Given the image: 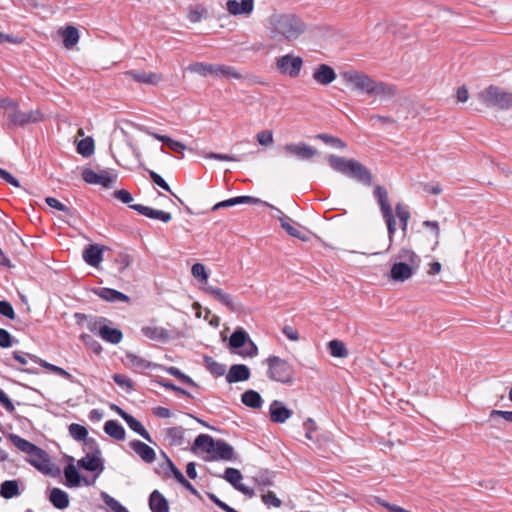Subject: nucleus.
<instances>
[{"label": "nucleus", "instance_id": "nucleus-58", "mask_svg": "<svg viewBox=\"0 0 512 512\" xmlns=\"http://www.w3.org/2000/svg\"><path fill=\"white\" fill-rule=\"evenodd\" d=\"M256 140L261 146H270L274 142L273 133L270 130H262L256 134Z\"/></svg>", "mask_w": 512, "mask_h": 512}, {"label": "nucleus", "instance_id": "nucleus-56", "mask_svg": "<svg viewBox=\"0 0 512 512\" xmlns=\"http://www.w3.org/2000/svg\"><path fill=\"white\" fill-rule=\"evenodd\" d=\"M69 433L75 440L78 441L84 440L88 435L87 429L83 425L76 423H72L69 426Z\"/></svg>", "mask_w": 512, "mask_h": 512}, {"label": "nucleus", "instance_id": "nucleus-39", "mask_svg": "<svg viewBox=\"0 0 512 512\" xmlns=\"http://www.w3.org/2000/svg\"><path fill=\"white\" fill-rule=\"evenodd\" d=\"M49 500L53 506L58 509H65L69 506L68 494L59 488H53L51 490Z\"/></svg>", "mask_w": 512, "mask_h": 512}, {"label": "nucleus", "instance_id": "nucleus-22", "mask_svg": "<svg viewBox=\"0 0 512 512\" xmlns=\"http://www.w3.org/2000/svg\"><path fill=\"white\" fill-rule=\"evenodd\" d=\"M77 465L87 471L97 472L94 477L95 479L104 470L102 459L100 458V452L86 455L78 461Z\"/></svg>", "mask_w": 512, "mask_h": 512}, {"label": "nucleus", "instance_id": "nucleus-19", "mask_svg": "<svg viewBox=\"0 0 512 512\" xmlns=\"http://www.w3.org/2000/svg\"><path fill=\"white\" fill-rule=\"evenodd\" d=\"M83 180L89 184L101 185L105 188L111 187L115 181V177L111 176L107 171H100L99 173L92 169H84L82 172Z\"/></svg>", "mask_w": 512, "mask_h": 512}, {"label": "nucleus", "instance_id": "nucleus-37", "mask_svg": "<svg viewBox=\"0 0 512 512\" xmlns=\"http://www.w3.org/2000/svg\"><path fill=\"white\" fill-rule=\"evenodd\" d=\"M282 228L292 237L298 238L302 241H308L309 237L306 231L301 227L294 226L290 219L287 217L280 218Z\"/></svg>", "mask_w": 512, "mask_h": 512}, {"label": "nucleus", "instance_id": "nucleus-52", "mask_svg": "<svg viewBox=\"0 0 512 512\" xmlns=\"http://www.w3.org/2000/svg\"><path fill=\"white\" fill-rule=\"evenodd\" d=\"M94 140L86 137L77 143V152L84 157H89L94 153Z\"/></svg>", "mask_w": 512, "mask_h": 512}, {"label": "nucleus", "instance_id": "nucleus-2", "mask_svg": "<svg viewBox=\"0 0 512 512\" xmlns=\"http://www.w3.org/2000/svg\"><path fill=\"white\" fill-rule=\"evenodd\" d=\"M345 85L352 91L374 97L381 101L391 99L396 94L394 86L382 81H377L368 74L350 70L342 74Z\"/></svg>", "mask_w": 512, "mask_h": 512}, {"label": "nucleus", "instance_id": "nucleus-25", "mask_svg": "<svg viewBox=\"0 0 512 512\" xmlns=\"http://www.w3.org/2000/svg\"><path fill=\"white\" fill-rule=\"evenodd\" d=\"M251 376L250 369L244 364H234L230 367L226 374V381L228 383L244 382Z\"/></svg>", "mask_w": 512, "mask_h": 512}, {"label": "nucleus", "instance_id": "nucleus-46", "mask_svg": "<svg viewBox=\"0 0 512 512\" xmlns=\"http://www.w3.org/2000/svg\"><path fill=\"white\" fill-rule=\"evenodd\" d=\"M328 350L331 356L335 358H345L348 356V350L344 342L334 339L328 342Z\"/></svg>", "mask_w": 512, "mask_h": 512}, {"label": "nucleus", "instance_id": "nucleus-15", "mask_svg": "<svg viewBox=\"0 0 512 512\" xmlns=\"http://www.w3.org/2000/svg\"><path fill=\"white\" fill-rule=\"evenodd\" d=\"M125 75L137 83L151 86H157L164 80L161 73L151 71L130 70Z\"/></svg>", "mask_w": 512, "mask_h": 512}, {"label": "nucleus", "instance_id": "nucleus-9", "mask_svg": "<svg viewBox=\"0 0 512 512\" xmlns=\"http://www.w3.org/2000/svg\"><path fill=\"white\" fill-rule=\"evenodd\" d=\"M229 346L231 349H240L236 353L243 358H254L258 355L257 345L249 338L243 329H237L230 336Z\"/></svg>", "mask_w": 512, "mask_h": 512}, {"label": "nucleus", "instance_id": "nucleus-6", "mask_svg": "<svg viewBox=\"0 0 512 512\" xmlns=\"http://www.w3.org/2000/svg\"><path fill=\"white\" fill-rule=\"evenodd\" d=\"M187 70L191 73L198 74L202 77H217V78H226V79H236L239 80L242 78V75L237 71L236 68L223 65V64H212V63H203V62H195L190 64L187 67Z\"/></svg>", "mask_w": 512, "mask_h": 512}, {"label": "nucleus", "instance_id": "nucleus-51", "mask_svg": "<svg viewBox=\"0 0 512 512\" xmlns=\"http://www.w3.org/2000/svg\"><path fill=\"white\" fill-rule=\"evenodd\" d=\"M395 213H396L397 218L399 219L400 228L405 233L407 230V227H408L409 219H410V212L407 209V207H405L401 203H398L395 206Z\"/></svg>", "mask_w": 512, "mask_h": 512}, {"label": "nucleus", "instance_id": "nucleus-33", "mask_svg": "<svg viewBox=\"0 0 512 512\" xmlns=\"http://www.w3.org/2000/svg\"><path fill=\"white\" fill-rule=\"evenodd\" d=\"M374 196L377 200L382 215L393 212L389 202L388 192L383 186H375Z\"/></svg>", "mask_w": 512, "mask_h": 512}, {"label": "nucleus", "instance_id": "nucleus-23", "mask_svg": "<svg viewBox=\"0 0 512 512\" xmlns=\"http://www.w3.org/2000/svg\"><path fill=\"white\" fill-rule=\"evenodd\" d=\"M270 418L275 423H284L292 415V411L288 409L281 401L274 400L269 406Z\"/></svg>", "mask_w": 512, "mask_h": 512}, {"label": "nucleus", "instance_id": "nucleus-53", "mask_svg": "<svg viewBox=\"0 0 512 512\" xmlns=\"http://www.w3.org/2000/svg\"><path fill=\"white\" fill-rule=\"evenodd\" d=\"M192 276L197 279L204 286L208 285L209 274L206 270L205 265L202 263H195L191 268Z\"/></svg>", "mask_w": 512, "mask_h": 512}, {"label": "nucleus", "instance_id": "nucleus-61", "mask_svg": "<svg viewBox=\"0 0 512 512\" xmlns=\"http://www.w3.org/2000/svg\"><path fill=\"white\" fill-rule=\"evenodd\" d=\"M305 437L308 440H313V433L317 430V425L312 418H308L304 423Z\"/></svg>", "mask_w": 512, "mask_h": 512}, {"label": "nucleus", "instance_id": "nucleus-47", "mask_svg": "<svg viewBox=\"0 0 512 512\" xmlns=\"http://www.w3.org/2000/svg\"><path fill=\"white\" fill-rule=\"evenodd\" d=\"M125 422L129 426L130 429H132L134 432L139 434L141 437H143L148 442H152L151 436L148 433V431L145 429V427L133 416L129 415L125 417Z\"/></svg>", "mask_w": 512, "mask_h": 512}, {"label": "nucleus", "instance_id": "nucleus-54", "mask_svg": "<svg viewBox=\"0 0 512 512\" xmlns=\"http://www.w3.org/2000/svg\"><path fill=\"white\" fill-rule=\"evenodd\" d=\"M206 368L215 376H222L226 372V366L206 356L204 358Z\"/></svg>", "mask_w": 512, "mask_h": 512}, {"label": "nucleus", "instance_id": "nucleus-10", "mask_svg": "<svg viewBox=\"0 0 512 512\" xmlns=\"http://www.w3.org/2000/svg\"><path fill=\"white\" fill-rule=\"evenodd\" d=\"M8 120L16 126H25L28 124L38 123L44 120V115L39 109L30 111H21L18 108L13 109L8 114Z\"/></svg>", "mask_w": 512, "mask_h": 512}, {"label": "nucleus", "instance_id": "nucleus-64", "mask_svg": "<svg viewBox=\"0 0 512 512\" xmlns=\"http://www.w3.org/2000/svg\"><path fill=\"white\" fill-rule=\"evenodd\" d=\"M18 107H19V103L17 100L9 98V97H1L0 96V109L13 110Z\"/></svg>", "mask_w": 512, "mask_h": 512}, {"label": "nucleus", "instance_id": "nucleus-59", "mask_svg": "<svg viewBox=\"0 0 512 512\" xmlns=\"http://www.w3.org/2000/svg\"><path fill=\"white\" fill-rule=\"evenodd\" d=\"M113 380L117 385H119L121 388H123L126 391H130L133 389V384L130 378H128L124 374H114Z\"/></svg>", "mask_w": 512, "mask_h": 512}, {"label": "nucleus", "instance_id": "nucleus-12", "mask_svg": "<svg viewBox=\"0 0 512 512\" xmlns=\"http://www.w3.org/2000/svg\"><path fill=\"white\" fill-rule=\"evenodd\" d=\"M202 289L206 294L219 301L232 312H239L243 308L241 303H239L231 294L225 292L221 288L206 285L203 286Z\"/></svg>", "mask_w": 512, "mask_h": 512}, {"label": "nucleus", "instance_id": "nucleus-31", "mask_svg": "<svg viewBox=\"0 0 512 512\" xmlns=\"http://www.w3.org/2000/svg\"><path fill=\"white\" fill-rule=\"evenodd\" d=\"M124 364L138 372H142L152 366L151 362L131 352L126 353Z\"/></svg>", "mask_w": 512, "mask_h": 512}, {"label": "nucleus", "instance_id": "nucleus-3", "mask_svg": "<svg viewBox=\"0 0 512 512\" xmlns=\"http://www.w3.org/2000/svg\"><path fill=\"white\" fill-rule=\"evenodd\" d=\"M193 450L197 453H205L209 460H232L234 449L221 440H215L208 434H200L194 441Z\"/></svg>", "mask_w": 512, "mask_h": 512}, {"label": "nucleus", "instance_id": "nucleus-34", "mask_svg": "<svg viewBox=\"0 0 512 512\" xmlns=\"http://www.w3.org/2000/svg\"><path fill=\"white\" fill-rule=\"evenodd\" d=\"M164 440L171 446H181L184 443V430L182 427H171L163 431Z\"/></svg>", "mask_w": 512, "mask_h": 512}, {"label": "nucleus", "instance_id": "nucleus-7", "mask_svg": "<svg viewBox=\"0 0 512 512\" xmlns=\"http://www.w3.org/2000/svg\"><path fill=\"white\" fill-rule=\"evenodd\" d=\"M478 99L488 107L497 109L512 108V92L497 86H489L478 94Z\"/></svg>", "mask_w": 512, "mask_h": 512}, {"label": "nucleus", "instance_id": "nucleus-30", "mask_svg": "<svg viewBox=\"0 0 512 512\" xmlns=\"http://www.w3.org/2000/svg\"><path fill=\"white\" fill-rule=\"evenodd\" d=\"M58 34L62 37L66 49H72L79 42V31L74 26L60 28Z\"/></svg>", "mask_w": 512, "mask_h": 512}, {"label": "nucleus", "instance_id": "nucleus-48", "mask_svg": "<svg viewBox=\"0 0 512 512\" xmlns=\"http://www.w3.org/2000/svg\"><path fill=\"white\" fill-rule=\"evenodd\" d=\"M155 139L165 143L172 151L176 153H183L186 149L185 145L180 141L174 140L166 135H160L157 133H150Z\"/></svg>", "mask_w": 512, "mask_h": 512}, {"label": "nucleus", "instance_id": "nucleus-28", "mask_svg": "<svg viewBox=\"0 0 512 512\" xmlns=\"http://www.w3.org/2000/svg\"><path fill=\"white\" fill-rule=\"evenodd\" d=\"M422 227L428 231V234L423 236L432 244L431 251H435L439 245L440 239L439 223L437 221L426 220L422 223Z\"/></svg>", "mask_w": 512, "mask_h": 512}, {"label": "nucleus", "instance_id": "nucleus-5", "mask_svg": "<svg viewBox=\"0 0 512 512\" xmlns=\"http://www.w3.org/2000/svg\"><path fill=\"white\" fill-rule=\"evenodd\" d=\"M263 364L267 367V377L282 384H292L295 379V370L288 360L279 356L270 355Z\"/></svg>", "mask_w": 512, "mask_h": 512}, {"label": "nucleus", "instance_id": "nucleus-17", "mask_svg": "<svg viewBox=\"0 0 512 512\" xmlns=\"http://www.w3.org/2000/svg\"><path fill=\"white\" fill-rule=\"evenodd\" d=\"M337 78L335 70L327 64H319L312 70V79L315 83L327 86L333 83Z\"/></svg>", "mask_w": 512, "mask_h": 512}, {"label": "nucleus", "instance_id": "nucleus-45", "mask_svg": "<svg viewBox=\"0 0 512 512\" xmlns=\"http://www.w3.org/2000/svg\"><path fill=\"white\" fill-rule=\"evenodd\" d=\"M0 495L5 499H11L19 495L18 483L15 480H7L1 484Z\"/></svg>", "mask_w": 512, "mask_h": 512}, {"label": "nucleus", "instance_id": "nucleus-44", "mask_svg": "<svg viewBox=\"0 0 512 512\" xmlns=\"http://www.w3.org/2000/svg\"><path fill=\"white\" fill-rule=\"evenodd\" d=\"M8 439L17 447L20 451L27 454V456L33 452V450L37 447L33 443L21 438L16 434H9Z\"/></svg>", "mask_w": 512, "mask_h": 512}, {"label": "nucleus", "instance_id": "nucleus-16", "mask_svg": "<svg viewBox=\"0 0 512 512\" xmlns=\"http://www.w3.org/2000/svg\"><path fill=\"white\" fill-rule=\"evenodd\" d=\"M255 7V0H228L226 2V11L232 16H250Z\"/></svg>", "mask_w": 512, "mask_h": 512}, {"label": "nucleus", "instance_id": "nucleus-50", "mask_svg": "<svg viewBox=\"0 0 512 512\" xmlns=\"http://www.w3.org/2000/svg\"><path fill=\"white\" fill-rule=\"evenodd\" d=\"M207 9L203 5L191 6L187 13V19L191 23H198L207 17Z\"/></svg>", "mask_w": 512, "mask_h": 512}, {"label": "nucleus", "instance_id": "nucleus-49", "mask_svg": "<svg viewBox=\"0 0 512 512\" xmlns=\"http://www.w3.org/2000/svg\"><path fill=\"white\" fill-rule=\"evenodd\" d=\"M30 359L32 361H34L35 363L40 364L42 367H44L45 369L49 370L50 372H53V373H55L57 375L65 377L67 379L71 377L70 373H68L63 368L58 367V366H56L54 364H51V363H49V362H47L45 360H42V359L38 358L35 355H30Z\"/></svg>", "mask_w": 512, "mask_h": 512}, {"label": "nucleus", "instance_id": "nucleus-13", "mask_svg": "<svg viewBox=\"0 0 512 512\" xmlns=\"http://www.w3.org/2000/svg\"><path fill=\"white\" fill-rule=\"evenodd\" d=\"M27 461L44 474L50 475L53 473V464L50 461L49 455L39 447H36L28 455Z\"/></svg>", "mask_w": 512, "mask_h": 512}, {"label": "nucleus", "instance_id": "nucleus-4", "mask_svg": "<svg viewBox=\"0 0 512 512\" xmlns=\"http://www.w3.org/2000/svg\"><path fill=\"white\" fill-rule=\"evenodd\" d=\"M328 162L335 171L351 177L366 186L371 185L373 180L371 173L358 161L331 155L328 157Z\"/></svg>", "mask_w": 512, "mask_h": 512}, {"label": "nucleus", "instance_id": "nucleus-20", "mask_svg": "<svg viewBox=\"0 0 512 512\" xmlns=\"http://www.w3.org/2000/svg\"><path fill=\"white\" fill-rule=\"evenodd\" d=\"M417 268L411 264L397 261L391 266L389 277L395 282H405L413 276Z\"/></svg>", "mask_w": 512, "mask_h": 512}, {"label": "nucleus", "instance_id": "nucleus-57", "mask_svg": "<svg viewBox=\"0 0 512 512\" xmlns=\"http://www.w3.org/2000/svg\"><path fill=\"white\" fill-rule=\"evenodd\" d=\"M261 499L267 507L279 508L282 505V501L272 491L263 493Z\"/></svg>", "mask_w": 512, "mask_h": 512}, {"label": "nucleus", "instance_id": "nucleus-35", "mask_svg": "<svg viewBox=\"0 0 512 512\" xmlns=\"http://www.w3.org/2000/svg\"><path fill=\"white\" fill-rule=\"evenodd\" d=\"M149 506L152 512H169L168 502L158 490L151 493Z\"/></svg>", "mask_w": 512, "mask_h": 512}, {"label": "nucleus", "instance_id": "nucleus-24", "mask_svg": "<svg viewBox=\"0 0 512 512\" xmlns=\"http://www.w3.org/2000/svg\"><path fill=\"white\" fill-rule=\"evenodd\" d=\"M130 207L148 218L157 219L164 223H168L172 219V215L169 212L153 209L141 204L130 205Z\"/></svg>", "mask_w": 512, "mask_h": 512}, {"label": "nucleus", "instance_id": "nucleus-18", "mask_svg": "<svg viewBox=\"0 0 512 512\" xmlns=\"http://www.w3.org/2000/svg\"><path fill=\"white\" fill-rule=\"evenodd\" d=\"M286 154L300 160H309L317 154V150L305 143H289L283 147Z\"/></svg>", "mask_w": 512, "mask_h": 512}, {"label": "nucleus", "instance_id": "nucleus-14", "mask_svg": "<svg viewBox=\"0 0 512 512\" xmlns=\"http://www.w3.org/2000/svg\"><path fill=\"white\" fill-rule=\"evenodd\" d=\"M64 477L66 480V485L68 487H78L82 483L86 486H90L93 485L95 482V478H93L92 480H88L80 476L78 468L74 464L73 458H70L68 465L64 468Z\"/></svg>", "mask_w": 512, "mask_h": 512}, {"label": "nucleus", "instance_id": "nucleus-21", "mask_svg": "<svg viewBox=\"0 0 512 512\" xmlns=\"http://www.w3.org/2000/svg\"><path fill=\"white\" fill-rule=\"evenodd\" d=\"M224 479L241 493L249 497L254 496V490L241 483L243 476L238 469L227 468L224 473Z\"/></svg>", "mask_w": 512, "mask_h": 512}, {"label": "nucleus", "instance_id": "nucleus-36", "mask_svg": "<svg viewBox=\"0 0 512 512\" xmlns=\"http://www.w3.org/2000/svg\"><path fill=\"white\" fill-rule=\"evenodd\" d=\"M104 432L111 438L118 441L124 440L126 436L123 426L115 420H108L105 422Z\"/></svg>", "mask_w": 512, "mask_h": 512}, {"label": "nucleus", "instance_id": "nucleus-11", "mask_svg": "<svg viewBox=\"0 0 512 512\" xmlns=\"http://www.w3.org/2000/svg\"><path fill=\"white\" fill-rule=\"evenodd\" d=\"M202 289L206 294L219 301L232 312H239L243 308L241 303H239L231 294L225 292L221 288L206 285L203 286Z\"/></svg>", "mask_w": 512, "mask_h": 512}, {"label": "nucleus", "instance_id": "nucleus-32", "mask_svg": "<svg viewBox=\"0 0 512 512\" xmlns=\"http://www.w3.org/2000/svg\"><path fill=\"white\" fill-rule=\"evenodd\" d=\"M84 261L93 267H97L103 260V248L99 245H89L83 252Z\"/></svg>", "mask_w": 512, "mask_h": 512}, {"label": "nucleus", "instance_id": "nucleus-60", "mask_svg": "<svg viewBox=\"0 0 512 512\" xmlns=\"http://www.w3.org/2000/svg\"><path fill=\"white\" fill-rule=\"evenodd\" d=\"M166 371H167L170 375H172V376H174V377L178 378L179 380H181L182 382H184V383H186V384H189V385H191V386H194V385H195L194 381H193L189 376H187V375H185L184 373H182V372H181L178 368H176V367H173V366L168 367V368L166 369Z\"/></svg>", "mask_w": 512, "mask_h": 512}, {"label": "nucleus", "instance_id": "nucleus-1", "mask_svg": "<svg viewBox=\"0 0 512 512\" xmlns=\"http://www.w3.org/2000/svg\"><path fill=\"white\" fill-rule=\"evenodd\" d=\"M264 28L270 41L276 44H295L304 39L308 25L297 14L273 10L264 20Z\"/></svg>", "mask_w": 512, "mask_h": 512}, {"label": "nucleus", "instance_id": "nucleus-55", "mask_svg": "<svg viewBox=\"0 0 512 512\" xmlns=\"http://www.w3.org/2000/svg\"><path fill=\"white\" fill-rule=\"evenodd\" d=\"M101 498L113 512H129L120 502L106 492L101 493Z\"/></svg>", "mask_w": 512, "mask_h": 512}, {"label": "nucleus", "instance_id": "nucleus-62", "mask_svg": "<svg viewBox=\"0 0 512 512\" xmlns=\"http://www.w3.org/2000/svg\"><path fill=\"white\" fill-rule=\"evenodd\" d=\"M148 172H149L150 178L156 185H158L159 187H161L162 189H164L167 192H171L170 186L166 183V181L159 174H157L156 172H154L152 170H149Z\"/></svg>", "mask_w": 512, "mask_h": 512}, {"label": "nucleus", "instance_id": "nucleus-63", "mask_svg": "<svg viewBox=\"0 0 512 512\" xmlns=\"http://www.w3.org/2000/svg\"><path fill=\"white\" fill-rule=\"evenodd\" d=\"M0 314L9 318H15V312L12 305L7 301H0Z\"/></svg>", "mask_w": 512, "mask_h": 512}, {"label": "nucleus", "instance_id": "nucleus-29", "mask_svg": "<svg viewBox=\"0 0 512 512\" xmlns=\"http://www.w3.org/2000/svg\"><path fill=\"white\" fill-rule=\"evenodd\" d=\"M93 293L107 302H128L129 297L111 288H95Z\"/></svg>", "mask_w": 512, "mask_h": 512}, {"label": "nucleus", "instance_id": "nucleus-27", "mask_svg": "<svg viewBox=\"0 0 512 512\" xmlns=\"http://www.w3.org/2000/svg\"><path fill=\"white\" fill-rule=\"evenodd\" d=\"M141 333L153 341L166 342L170 338L169 332L160 326L147 325L141 328Z\"/></svg>", "mask_w": 512, "mask_h": 512}, {"label": "nucleus", "instance_id": "nucleus-42", "mask_svg": "<svg viewBox=\"0 0 512 512\" xmlns=\"http://www.w3.org/2000/svg\"><path fill=\"white\" fill-rule=\"evenodd\" d=\"M99 335L102 339L112 344H118L122 340V332L115 328H110L108 326H102L99 329Z\"/></svg>", "mask_w": 512, "mask_h": 512}, {"label": "nucleus", "instance_id": "nucleus-41", "mask_svg": "<svg viewBox=\"0 0 512 512\" xmlns=\"http://www.w3.org/2000/svg\"><path fill=\"white\" fill-rule=\"evenodd\" d=\"M396 259L398 261H402L406 264H411L412 266L419 267L420 258L410 248L404 247V248L400 249L396 255Z\"/></svg>", "mask_w": 512, "mask_h": 512}, {"label": "nucleus", "instance_id": "nucleus-40", "mask_svg": "<svg viewBox=\"0 0 512 512\" xmlns=\"http://www.w3.org/2000/svg\"><path fill=\"white\" fill-rule=\"evenodd\" d=\"M242 403L250 408L258 409L263 405L261 395L255 390H247L241 396Z\"/></svg>", "mask_w": 512, "mask_h": 512}, {"label": "nucleus", "instance_id": "nucleus-43", "mask_svg": "<svg viewBox=\"0 0 512 512\" xmlns=\"http://www.w3.org/2000/svg\"><path fill=\"white\" fill-rule=\"evenodd\" d=\"M382 217L387 227L388 247L386 250L389 251L394 243V237L396 232V219L395 216L393 215V212L386 213L382 215Z\"/></svg>", "mask_w": 512, "mask_h": 512}, {"label": "nucleus", "instance_id": "nucleus-38", "mask_svg": "<svg viewBox=\"0 0 512 512\" xmlns=\"http://www.w3.org/2000/svg\"><path fill=\"white\" fill-rule=\"evenodd\" d=\"M260 200L258 198H254L251 196H238L234 198H230L224 201H221L213 206V210H218L219 208L231 207L238 204H257Z\"/></svg>", "mask_w": 512, "mask_h": 512}, {"label": "nucleus", "instance_id": "nucleus-26", "mask_svg": "<svg viewBox=\"0 0 512 512\" xmlns=\"http://www.w3.org/2000/svg\"><path fill=\"white\" fill-rule=\"evenodd\" d=\"M130 447L133 451L145 462L152 463L156 458V453L153 448L141 442L139 440H134L130 442Z\"/></svg>", "mask_w": 512, "mask_h": 512}, {"label": "nucleus", "instance_id": "nucleus-8", "mask_svg": "<svg viewBox=\"0 0 512 512\" xmlns=\"http://www.w3.org/2000/svg\"><path fill=\"white\" fill-rule=\"evenodd\" d=\"M274 65L280 75L294 79L300 76L304 60L301 56L288 53L276 57Z\"/></svg>", "mask_w": 512, "mask_h": 512}]
</instances>
